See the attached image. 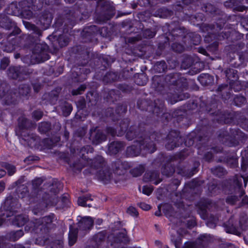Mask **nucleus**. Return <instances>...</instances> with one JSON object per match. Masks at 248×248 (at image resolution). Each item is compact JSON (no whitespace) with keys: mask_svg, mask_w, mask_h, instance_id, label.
Returning <instances> with one entry per match:
<instances>
[{"mask_svg":"<svg viewBox=\"0 0 248 248\" xmlns=\"http://www.w3.org/2000/svg\"><path fill=\"white\" fill-rule=\"evenodd\" d=\"M47 207L61 208L68 205L70 203L69 195H63L61 198L57 196L62 188V184L57 180L51 177L47 178Z\"/></svg>","mask_w":248,"mask_h":248,"instance_id":"1","label":"nucleus"},{"mask_svg":"<svg viewBox=\"0 0 248 248\" xmlns=\"http://www.w3.org/2000/svg\"><path fill=\"white\" fill-rule=\"evenodd\" d=\"M6 216L9 217L8 220L12 222L14 225L18 227L22 226L24 225L27 218L21 215L14 216L13 212L11 211L6 210Z\"/></svg>","mask_w":248,"mask_h":248,"instance_id":"2","label":"nucleus"},{"mask_svg":"<svg viewBox=\"0 0 248 248\" xmlns=\"http://www.w3.org/2000/svg\"><path fill=\"white\" fill-rule=\"evenodd\" d=\"M93 224V220L90 217H84L82 218L78 223V227L80 230H88L91 229Z\"/></svg>","mask_w":248,"mask_h":248,"instance_id":"3","label":"nucleus"},{"mask_svg":"<svg viewBox=\"0 0 248 248\" xmlns=\"http://www.w3.org/2000/svg\"><path fill=\"white\" fill-rule=\"evenodd\" d=\"M78 230L70 226L69 232V244L73 246L76 242L77 238Z\"/></svg>","mask_w":248,"mask_h":248,"instance_id":"4","label":"nucleus"},{"mask_svg":"<svg viewBox=\"0 0 248 248\" xmlns=\"http://www.w3.org/2000/svg\"><path fill=\"white\" fill-rule=\"evenodd\" d=\"M159 176L157 172H148L146 173L144 175V179L146 181H152L154 184L157 185L160 182L161 180H155V178H157Z\"/></svg>","mask_w":248,"mask_h":248,"instance_id":"5","label":"nucleus"},{"mask_svg":"<svg viewBox=\"0 0 248 248\" xmlns=\"http://www.w3.org/2000/svg\"><path fill=\"white\" fill-rule=\"evenodd\" d=\"M47 229L49 228H53L56 222V218L53 214H50L47 216Z\"/></svg>","mask_w":248,"mask_h":248,"instance_id":"6","label":"nucleus"},{"mask_svg":"<svg viewBox=\"0 0 248 248\" xmlns=\"http://www.w3.org/2000/svg\"><path fill=\"white\" fill-rule=\"evenodd\" d=\"M62 111L63 114L64 116L69 115L72 111V107L71 104L68 103H65L63 106L62 107Z\"/></svg>","mask_w":248,"mask_h":248,"instance_id":"7","label":"nucleus"},{"mask_svg":"<svg viewBox=\"0 0 248 248\" xmlns=\"http://www.w3.org/2000/svg\"><path fill=\"white\" fill-rule=\"evenodd\" d=\"M62 241L61 240H56L51 243L47 244V248H62Z\"/></svg>","mask_w":248,"mask_h":248,"instance_id":"8","label":"nucleus"},{"mask_svg":"<svg viewBox=\"0 0 248 248\" xmlns=\"http://www.w3.org/2000/svg\"><path fill=\"white\" fill-rule=\"evenodd\" d=\"M146 82L147 78L144 74H141L139 75L138 78L136 80V82L137 84L141 86L145 85Z\"/></svg>","mask_w":248,"mask_h":248,"instance_id":"9","label":"nucleus"},{"mask_svg":"<svg viewBox=\"0 0 248 248\" xmlns=\"http://www.w3.org/2000/svg\"><path fill=\"white\" fill-rule=\"evenodd\" d=\"M92 200L90 196H85L82 197H79L78 200V203L79 205L81 206H87L86 202L89 200Z\"/></svg>","mask_w":248,"mask_h":248,"instance_id":"10","label":"nucleus"},{"mask_svg":"<svg viewBox=\"0 0 248 248\" xmlns=\"http://www.w3.org/2000/svg\"><path fill=\"white\" fill-rule=\"evenodd\" d=\"M23 235V232L21 230H19L16 231V232L12 233V236L11 237V239L13 241H16L17 239H19Z\"/></svg>","mask_w":248,"mask_h":248,"instance_id":"11","label":"nucleus"},{"mask_svg":"<svg viewBox=\"0 0 248 248\" xmlns=\"http://www.w3.org/2000/svg\"><path fill=\"white\" fill-rule=\"evenodd\" d=\"M118 144V143L117 142H113L111 143L108 146L109 151L114 154L118 152L119 151V148L117 147Z\"/></svg>","mask_w":248,"mask_h":248,"instance_id":"12","label":"nucleus"},{"mask_svg":"<svg viewBox=\"0 0 248 248\" xmlns=\"http://www.w3.org/2000/svg\"><path fill=\"white\" fill-rule=\"evenodd\" d=\"M9 217H7L6 216V211H3L0 209V225H1L4 221L8 222L9 221L8 220Z\"/></svg>","mask_w":248,"mask_h":248,"instance_id":"13","label":"nucleus"},{"mask_svg":"<svg viewBox=\"0 0 248 248\" xmlns=\"http://www.w3.org/2000/svg\"><path fill=\"white\" fill-rule=\"evenodd\" d=\"M171 240L173 241L175 243V245L176 248H179V247L178 246V243H181V242L180 241L179 242V241L177 242L173 238H171ZM184 248H195L194 247L193 243H187L185 244Z\"/></svg>","mask_w":248,"mask_h":248,"instance_id":"14","label":"nucleus"},{"mask_svg":"<svg viewBox=\"0 0 248 248\" xmlns=\"http://www.w3.org/2000/svg\"><path fill=\"white\" fill-rule=\"evenodd\" d=\"M5 168L7 170L8 173L9 175H12L16 171V168L13 165L6 164L5 165Z\"/></svg>","mask_w":248,"mask_h":248,"instance_id":"15","label":"nucleus"},{"mask_svg":"<svg viewBox=\"0 0 248 248\" xmlns=\"http://www.w3.org/2000/svg\"><path fill=\"white\" fill-rule=\"evenodd\" d=\"M153 190V188L151 186H146L142 188V193L146 195H150Z\"/></svg>","mask_w":248,"mask_h":248,"instance_id":"16","label":"nucleus"},{"mask_svg":"<svg viewBox=\"0 0 248 248\" xmlns=\"http://www.w3.org/2000/svg\"><path fill=\"white\" fill-rule=\"evenodd\" d=\"M145 150L148 153H152L156 150V148L154 143H150L145 145Z\"/></svg>","mask_w":248,"mask_h":248,"instance_id":"17","label":"nucleus"},{"mask_svg":"<svg viewBox=\"0 0 248 248\" xmlns=\"http://www.w3.org/2000/svg\"><path fill=\"white\" fill-rule=\"evenodd\" d=\"M127 213L132 216L135 217L138 215V213L136 209L132 206H130L127 210Z\"/></svg>","mask_w":248,"mask_h":248,"instance_id":"18","label":"nucleus"},{"mask_svg":"<svg viewBox=\"0 0 248 248\" xmlns=\"http://www.w3.org/2000/svg\"><path fill=\"white\" fill-rule=\"evenodd\" d=\"M95 139L97 140V141H93V142L95 144H98L105 140H106V136L102 134H100L98 133L96 136Z\"/></svg>","mask_w":248,"mask_h":248,"instance_id":"19","label":"nucleus"},{"mask_svg":"<svg viewBox=\"0 0 248 248\" xmlns=\"http://www.w3.org/2000/svg\"><path fill=\"white\" fill-rule=\"evenodd\" d=\"M58 41L61 46H65L67 45L68 43L67 38H63V37H60Z\"/></svg>","mask_w":248,"mask_h":248,"instance_id":"20","label":"nucleus"},{"mask_svg":"<svg viewBox=\"0 0 248 248\" xmlns=\"http://www.w3.org/2000/svg\"><path fill=\"white\" fill-rule=\"evenodd\" d=\"M24 24L25 27L28 30L33 31L34 32H36V28L34 25L31 24L30 23L27 22H24Z\"/></svg>","mask_w":248,"mask_h":248,"instance_id":"21","label":"nucleus"},{"mask_svg":"<svg viewBox=\"0 0 248 248\" xmlns=\"http://www.w3.org/2000/svg\"><path fill=\"white\" fill-rule=\"evenodd\" d=\"M142 172V170L139 169H135L131 170V173L135 177L140 175Z\"/></svg>","mask_w":248,"mask_h":248,"instance_id":"22","label":"nucleus"},{"mask_svg":"<svg viewBox=\"0 0 248 248\" xmlns=\"http://www.w3.org/2000/svg\"><path fill=\"white\" fill-rule=\"evenodd\" d=\"M139 206L142 210L145 211L149 210L151 208L150 205L144 202L140 203Z\"/></svg>","mask_w":248,"mask_h":248,"instance_id":"23","label":"nucleus"},{"mask_svg":"<svg viewBox=\"0 0 248 248\" xmlns=\"http://www.w3.org/2000/svg\"><path fill=\"white\" fill-rule=\"evenodd\" d=\"M42 116V113L40 111H36L33 113V117L37 120H39Z\"/></svg>","mask_w":248,"mask_h":248,"instance_id":"24","label":"nucleus"},{"mask_svg":"<svg viewBox=\"0 0 248 248\" xmlns=\"http://www.w3.org/2000/svg\"><path fill=\"white\" fill-rule=\"evenodd\" d=\"M46 123L42 124L39 126V130L41 133H45L46 131Z\"/></svg>","mask_w":248,"mask_h":248,"instance_id":"25","label":"nucleus"},{"mask_svg":"<svg viewBox=\"0 0 248 248\" xmlns=\"http://www.w3.org/2000/svg\"><path fill=\"white\" fill-rule=\"evenodd\" d=\"M85 89V87L84 86H81L79 89V90L78 91H73V94H80L81 93V91H84Z\"/></svg>","mask_w":248,"mask_h":248,"instance_id":"26","label":"nucleus"},{"mask_svg":"<svg viewBox=\"0 0 248 248\" xmlns=\"http://www.w3.org/2000/svg\"><path fill=\"white\" fill-rule=\"evenodd\" d=\"M8 62H9V61L7 59H4L2 61H1V67L3 66V67L4 68L5 67H6L7 65H8Z\"/></svg>","mask_w":248,"mask_h":248,"instance_id":"27","label":"nucleus"},{"mask_svg":"<svg viewBox=\"0 0 248 248\" xmlns=\"http://www.w3.org/2000/svg\"><path fill=\"white\" fill-rule=\"evenodd\" d=\"M210 237L209 234H205L201 235V239L204 241L205 240H208V238Z\"/></svg>","mask_w":248,"mask_h":248,"instance_id":"28","label":"nucleus"},{"mask_svg":"<svg viewBox=\"0 0 248 248\" xmlns=\"http://www.w3.org/2000/svg\"><path fill=\"white\" fill-rule=\"evenodd\" d=\"M5 188V184L3 182H0V193L4 190Z\"/></svg>","mask_w":248,"mask_h":248,"instance_id":"29","label":"nucleus"},{"mask_svg":"<svg viewBox=\"0 0 248 248\" xmlns=\"http://www.w3.org/2000/svg\"><path fill=\"white\" fill-rule=\"evenodd\" d=\"M131 134H133V132H128L126 133V136L127 139L129 140H132L133 139V136H132V137H130V135Z\"/></svg>","mask_w":248,"mask_h":248,"instance_id":"30","label":"nucleus"},{"mask_svg":"<svg viewBox=\"0 0 248 248\" xmlns=\"http://www.w3.org/2000/svg\"><path fill=\"white\" fill-rule=\"evenodd\" d=\"M5 174L6 172L4 170L0 169V178L5 175Z\"/></svg>","mask_w":248,"mask_h":248,"instance_id":"31","label":"nucleus"},{"mask_svg":"<svg viewBox=\"0 0 248 248\" xmlns=\"http://www.w3.org/2000/svg\"><path fill=\"white\" fill-rule=\"evenodd\" d=\"M29 13H29V14L28 15V14H26V13H25H25H23V15H24V16H26V17H27V18H29L31 17V16H32V13H31V12H29Z\"/></svg>","mask_w":248,"mask_h":248,"instance_id":"32","label":"nucleus"},{"mask_svg":"<svg viewBox=\"0 0 248 248\" xmlns=\"http://www.w3.org/2000/svg\"><path fill=\"white\" fill-rule=\"evenodd\" d=\"M195 220H191V224L190 225H188V226L191 227H193V226H195Z\"/></svg>","mask_w":248,"mask_h":248,"instance_id":"33","label":"nucleus"},{"mask_svg":"<svg viewBox=\"0 0 248 248\" xmlns=\"http://www.w3.org/2000/svg\"><path fill=\"white\" fill-rule=\"evenodd\" d=\"M155 35V33L154 32H152L150 34L148 35V36L150 38L153 37Z\"/></svg>","mask_w":248,"mask_h":248,"instance_id":"34","label":"nucleus"},{"mask_svg":"<svg viewBox=\"0 0 248 248\" xmlns=\"http://www.w3.org/2000/svg\"><path fill=\"white\" fill-rule=\"evenodd\" d=\"M102 222V220L101 219H97L96 223H97L98 225H100V224H101Z\"/></svg>","mask_w":248,"mask_h":248,"instance_id":"35","label":"nucleus"},{"mask_svg":"<svg viewBox=\"0 0 248 248\" xmlns=\"http://www.w3.org/2000/svg\"><path fill=\"white\" fill-rule=\"evenodd\" d=\"M65 1L66 2H68V3H72L73 2H74L75 1V0H65Z\"/></svg>","mask_w":248,"mask_h":248,"instance_id":"36","label":"nucleus"},{"mask_svg":"<svg viewBox=\"0 0 248 248\" xmlns=\"http://www.w3.org/2000/svg\"><path fill=\"white\" fill-rule=\"evenodd\" d=\"M172 47H173V48L174 49H175V51H181L182 50V49H177L175 48V47H174V45H173V46H172Z\"/></svg>","mask_w":248,"mask_h":248,"instance_id":"37","label":"nucleus"},{"mask_svg":"<svg viewBox=\"0 0 248 248\" xmlns=\"http://www.w3.org/2000/svg\"><path fill=\"white\" fill-rule=\"evenodd\" d=\"M133 147H129L127 148V151L128 152H130L132 149H133Z\"/></svg>","mask_w":248,"mask_h":248,"instance_id":"38","label":"nucleus"},{"mask_svg":"<svg viewBox=\"0 0 248 248\" xmlns=\"http://www.w3.org/2000/svg\"><path fill=\"white\" fill-rule=\"evenodd\" d=\"M99 179L102 181H104V180L106 179L104 177L100 176L99 177Z\"/></svg>","mask_w":248,"mask_h":248,"instance_id":"39","label":"nucleus"},{"mask_svg":"<svg viewBox=\"0 0 248 248\" xmlns=\"http://www.w3.org/2000/svg\"><path fill=\"white\" fill-rule=\"evenodd\" d=\"M175 146H172L170 148L169 147H168V145H166V147L167 148L169 149H173L174 147H175Z\"/></svg>","mask_w":248,"mask_h":248,"instance_id":"40","label":"nucleus"},{"mask_svg":"<svg viewBox=\"0 0 248 248\" xmlns=\"http://www.w3.org/2000/svg\"><path fill=\"white\" fill-rule=\"evenodd\" d=\"M227 202H230V203H233V202H230V199H229V198H228V199H227Z\"/></svg>","mask_w":248,"mask_h":248,"instance_id":"41","label":"nucleus"},{"mask_svg":"<svg viewBox=\"0 0 248 248\" xmlns=\"http://www.w3.org/2000/svg\"><path fill=\"white\" fill-rule=\"evenodd\" d=\"M149 32V31H148V30L146 31H145V34L146 35H147V33H148Z\"/></svg>","mask_w":248,"mask_h":248,"instance_id":"42","label":"nucleus"},{"mask_svg":"<svg viewBox=\"0 0 248 248\" xmlns=\"http://www.w3.org/2000/svg\"><path fill=\"white\" fill-rule=\"evenodd\" d=\"M37 181H38L40 183H42V180L40 178L38 179Z\"/></svg>","mask_w":248,"mask_h":248,"instance_id":"43","label":"nucleus"},{"mask_svg":"<svg viewBox=\"0 0 248 248\" xmlns=\"http://www.w3.org/2000/svg\"><path fill=\"white\" fill-rule=\"evenodd\" d=\"M143 144L142 143H140V148L141 149L142 148V146H143Z\"/></svg>","mask_w":248,"mask_h":248,"instance_id":"44","label":"nucleus"},{"mask_svg":"<svg viewBox=\"0 0 248 248\" xmlns=\"http://www.w3.org/2000/svg\"><path fill=\"white\" fill-rule=\"evenodd\" d=\"M164 2H168L170 0H163Z\"/></svg>","mask_w":248,"mask_h":248,"instance_id":"45","label":"nucleus"},{"mask_svg":"<svg viewBox=\"0 0 248 248\" xmlns=\"http://www.w3.org/2000/svg\"><path fill=\"white\" fill-rule=\"evenodd\" d=\"M183 2L185 4H187V2H186V1H185V0H184L183 1Z\"/></svg>","mask_w":248,"mask_h":248,"instance_id":"46","label":"nucleus"},{"mask_svg":"<svg viewBox=\"0 0 248 248\" xmlns=\"http://www.w3.org/2000/svg\"><path fill=\"white\" fill-rule=\"evenodd\" d=\"M197 38H198V41H200V37H197Z\"/></svg>","mask_w":248,"mask_h":248,"instance_id":"47","label":"nucleus"},{"mask_svg":"<svg viewBox=\"0 0 248 248\" xmlns=\"http://www.w3.org/2000/svg\"><path fill=\"white\" fill-rule=\"evenodd\" d=\"M49 59V58L48 57V56L47 55V60Z\"/></svg>","mask_w":248,"mask_h":248,"instance_id":"48","label":"nucleus"},{"mask_svg":"<svg viewBox=\"0 0 248 248\" xmlns=\"http://www.w3.org/2000/svg\"><path fill=\"white\" fill-rule=\"evenodd\" d=\"M247 0L248 2V0Z\"/></svg>","mask_w":248,"mask_h":248,"instance_id":"49","label":"nucleus"}]
</instances>
